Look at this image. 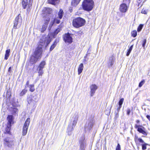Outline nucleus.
Listing matches in <instances>:
<instances>
[{
    "instance_id": "aec40b11",
    "label": "nucleus",
    "mask_w": 150,
    "mask_h": 150,
    "mask_svg": "<svg viewBox=\"0 0 150 150\" xmlns=\"http://www.w3.org/2000/svg\"><path fill=\"white\" fill-rule=\"evenodd\" d=\"M114 60L113 58L112 57L109 58V61L108 62V65L109 67H112L113 64Z\"/></svg>"
},
{
    "instance_id": "ea45409f",
    "label": "nucleus",
    "mask_w": 150,
    "mask_h": 150,
    "mask_svg": "<svg viewBox=\"0 0 150 150\" xmlns=\"http://www.w3.org/2000/svg\"><path fill=\"white\" fill-rule=\"evenodd\" d=\"M145 83V81L144 80H143L139 84V87H141L142 85L144 84Z\"/></svg>"
},
{
    "instance_id": "393cba45",
    "label": "nucleus",
    "mask_w": 150,
    "mask_h": 150,
    "mask_svg": "<svg viewBox=\"0 0 150 150\" xmlns=\"http://www.w3.org/2000/svg\"><path fill=\"white\" fill-rule=\"evenodd\" d=\"M11 125H7L6 127V128L5 133H7L8 134H10V130L11 129Z\"/></svg>"
},
{
    "instance_id": "72a5a7b5",
    "label": "nucleus",
    "mask_w": 150,
    "mask_h": 150,
    "mask_svg": "<svg viewBox=\"0 0 150 150\" xmlns=\"http://www.w3.org/2000/svg\"><path fill=\"white\" fill-rule=\"evenodd\" d=\"M135 140L136 142H139L140 143H144V141L141 138H135Z\"/></svg>"
},
{
    "instance_id": "3c124183",
    "label": "nucleus",
    "mask_w": 150,
    "mask_h": 150,
    "mask_svg": "<svg viewBox=\"0 0 150 150\" xmlns=\"http://www.w3.org/2000/svg\"><path fill=\"white\" fill-rule=\"evenodd\" d=\"M11 67H10L8 69V72H11Z\"/></svg>"
},
{
    "instance_id": "412c9836",
    "label": "nucleus",
    "mask_w": 150,
    "mask_h": 150,
    "mask_svg": "<svg viewBox=\"0 0 150 150\" xmlns=\"http://www.w3.org/2000/svg\"><path fill=\"white\" fill-rule=\"evenodd\" d=\"M46 64L45 61H42L38 66V68L43 69L44 68V67L46 65Z\"/></svg>"
},
{
    "instance_id": "8fccbe9b",
    "label": "nucleus",
    "mask_w": 150,
    "mask_h": 150,
    "mask_svg": "<svg viewBox=\"0 0 150 150\" xmlns=\"http://www.w3.org/2000/svg\"><path fill=\"white\" fill-rule=\"evenodd\" d=\"M146 117L150 121V116L149 115H147Z\"/></svg>"
},
{
    "instance_id": "c85d7f7f",
    "label": "nucleus",
    "mask_w": 150,
    "mask_h": 150,
    "mask_svg": "<svg viewBox=\"0 0 150 150\" xmlns=\"http://www.w3.org/2000/svg\"><path fill=\"white\" fill-rule=\"evenodd\" d=\"M58 41H55L54 43L52 45L50 48V51H52L56 46L57 44Z\"/></svg>"
},
{
    "instance_id": "a878e982",
    "label": "nucleus",
    "mask_w": 150,
    "mask_h": 150,
    "mask_svg": "<svg viewBox=\"0 0 150 150\" xmlns=\"http://www.w3.org/2000/svg\"><path fill=\"white\" fill-rule=\"evenodd\" d=\"M63 15V10L60 9L59 13H58V16L59 18V19H61L62 18Z\"/></svg>"
},
{
    "instance_id": "f8f14e48",
    "label": "nucleus",
    "mask_w": 150,
    "mask_h": 150,
    "mask_svg": "<svg viewBox=\"0 0 150 150\" xmlns=\"http://www.w3.org/2000/svg\"><path fill=\"white\" fill-rule=\"evenodd\" d=\"M128 7L125 4H122L120 5L119 8L120 11L122 13H125L127 10Z\"/></svg>"
},
{
    "instance_id": "2f4dec72",
    "label": "nucleus",
    "mask_w": 150,
    "mask_h": 150,
    "mask_svg": "<svg viewBox=\"0 0 150 150\" xmlns=\"http://www.w3.org/2000/svg\"><path fill=\"white\" fill-rule=\"evenodd\" d=\"M133 47V45H132L131 46V47H129V49L128 50L126 54V55L127 56H128L129 54H130L131 51L132 50Z\"/></svg>"
},
{
    "instance_id": "473e14b6",
    "label": "nucleus",
    "mask_w": 150,
    "mask_h": 150,
    "mask_svg": "<svg viewBox=\"0 0 150 150\" xmlns=\"http://www.w3.org/2000/svg\"><path fill=\"white\" fill-rule=\"evenodd\" d=\"M27 92V90L26 89H24L20 93V95L21 96H23Z\"/></svg>"
},
{
    "instance_id": "9d476101",
    "label": "nucleus",
    "mask_w": 150,
    "mask_h": 150,
    "mask_svg": "<svg viewBox=\"0 0 150 150\" xmlns=\"http://www.w3.org/2000/svg\"><path fill=\"white\" fill-rule=\"evenodd\" d=\"M64 40L66 43H71L72 42V38L71 35L69 33L65 34L64 36Z\"/></svg>"
},
{
    "instance_id": "b1692460",
    "label": "nucleus",
    "mask_w": 150,
    "mask_h": 150,
    "mask_svg": "<svg viewBox=\"0 0 150 150\" xmlns=\"http://www.w3.org/2000/svg\"><path fill=\"white\" fill-rule=\"evenodd\" d=\"M81 0H72L71 2V4L72 6H75Z\"/></svg>"
},
{
    "instance_id": "4be33fe9",
    "label": "nucleus",
    "mask_w": 150,
    "mask_h": 150,
    "mask_svg": "<svg viewBox=\"0 0 150 150\" xmlns=\"http://www.w3.org/2000/svg\"><path fill=\"white\" fill-rule=\"evenodd\" d=\"M59 1V0H48V1L49 3L55 5L58 3Z\"/></svg>"
},
{
    "instance_id": "7ed1b4c3",
    "label": "nucleus",
    "mask_w": 150,
    "mask_h": 150,
    "mask_svg": "<svg viewBox=\"0 0 150 150\" xmlns=\"http://www.w3.org/2000/svg\"><path fill=\"white\" fill-rule=\"evenodd\" d=\"M93 4V0H84L82 4L83 9L85 11H90L92 9Z\"/></svg>"
},
{
    "instance_id": "5fc2aeb1",
    "label": "nucleus",
    "mask_w": 150,
    "mask_h": 150,
    "mask_svg": "<svg viewBox=\"0 0 150 150\" xmlns=\"http://www.w3.org/2000/svg\"><path fill=\"white\" fill-rule=\"evenodd\" d=\"M86 56L84 57V58H86Z\"/></svg>"
},
{
    "instance_id": "1a4fd4ad",
    "label": "nucleus",
    "mask_w": 150,
    "mask_h": 150,
    "mask_svg": "<svg viewBox=\"0 0 150 150\" xmlns=\"http://www.w3.org/2000/svg\"><path fill=\"white\" fill-rule=\"evenodd\" d=\"M49 15L48 18H47V17H45L44 18V24L42 26V28L41 29V32H43L46 29L47 27V25L48 24L49 21H50V18H49Z\"/></svg>"
},
{
    "instance_id": "37998d69",
    "label": "nucleus",
    "mask_w": 150,
    "mask_h": 150,
    "mask_svg": "<svg viewBox=\"0 0 150 150\" xmlns=\"http://www.w3.org/2000/svg\"><path fill=\"white\" fill-rule=\"evenodd\" d=\"M146 39L144 40L143 41V43L142 44V46L144 47V48L145 47V44L146 43Z\"/></svg>"
},
{
    "instance_id": "49530a36",
    "label": "nucleus",
    "mask_w": 150,
    "mask_h": 150,
    "mask_svg": "<svg viewBox=\"0 0 150 150\" xmlns=\"http://www.w3.org/2000/svg\"><path fill=\"white\" fill-rule=\"evenodd\" d=\"M131 110L130 109H127V114L128 115H129L130 113Z\"/></svg>"
},
{
    "instance_id": "20e7f679",
    "label": "nucleus",
    "mask_w": 150,
    "mask_h": 150,
    "mask_svg": "<svg viewBox=\"0 0 150 150\" xmlns=\"http://www.w3.org/2000/svg\"><path fill=\"white\" fill-rule=\"evenodd\" d=\"M4 144L5 146L10 147L14 145L13 140V139L6 137L4 139Z\"/></svg>"
},
{
    "instance_id": "f257e3e1",
    "label": "nucleus",
    "mask_w": 150,
    "mask_h": 150,
    "mask_svg": "<svg viewBox=\"0 0 150 150\" xmlns=\"http://www.w3.org/2000/svg\"><path fill=\"white\" fill-rule=\"evenodd\" d=\"M51 38L50 35L43 36L40 40L38 46L36 49L33 55H32L30 59V62L33 64L36 63L38 59H40L41 57L42 52V47L44 46L46 47L50 42Z\"/></svg>"
},
{
    "instance_id": "0eeeda50",
    "label": "nucleus",
    "mask_w": 150,
    "mask_h": 150,
    "mask_svg": "<svg viewBox=\"0 0 150 150\" xmlns=\"http://www.w3.org/2000/svg\"><path fill=\"white\" fill-rule=\"evenodd\" d=\"M30 118H28L26 120L23 127L22 131V135L23 136H25L26 134L28 127L30 124Z\"/></svg>"
},
{
    "instance_id": "39448f33",
    "label": "nucleus",
    "mask_w": 150,
    "mask_h": 150,
    "mask_svg": "<svg viewBox=\"0 0 150 150\" xmlns=\"http://www.w3.org/2000/svg\"><path fill=\"white\" fill-rule=\"evenodd\" d=\"M94 123V120L93 119H90L88 120V121L86 123L84 129L86 131H88L91 130L93 125Z\"/></svg>"
},
{
    "instance_id": "c756f323",
    "label": "nucleus",
    "mask_w": 150,
    "mask_h": 150,
    "mask_svg": "<svg viewBox=\"0 0 150 150\" xmlns=\"http://www.w3.org/2000/svg\"><path fill=\"white\" fill-rule=\"evenodd\" d=\"M37 70L38 71V75L42 76L44 72L43 69L38 68Z\"/></svg>"
},
{
    "instance_id": "a211bd4d",
    "label": "nucleus",
    "mask_w": 150,
    "mask_h": 150,
    "mask_svg": "<svg viewBox=\"0 0 150 150\" xmlns=\"http://www.w3.org/2000/svg\"><path fill=\"white\" fill-rule=\"evenodd\" d=\"M59 19H59L57 18L56 19H52L50 24L49 25V27L50 28L53 25L54 22H56L57 24L59 23H60V21Z\"/></svg>"
},
{
    "instance_id": "2eb2a0df",
    "label": "nucleus",
    "mask_w": 150,
    "mask_h": 150,
    "mask_svg": "<svg viewBox=\"0 0 150 150\" xmlns=\"http://www.w3.org/2000/svg\"><path fill=\"white\" fill-rule=\"evenodd\" d=\"M45 11V12L46 13H47L46 16H45L44 17V18L45 17H47V18H48V16H49V18L50 19V17H51V15L50 13H51L52 11V9L49 8H45L44 9Z\"/></svg>"
},
{
    "instance_id": "a19ab883",
    "label": "nucleus",
    "mask_w": 150,
    "mask_h": 150,
    "mask_svg": "<svg viewBox=\"0 0 150 150\" xmlns=\"http://www.w3.org/2000/svg\"><path fill=\"white\" fill-rule=\"evenodd\" d=\"M147 145V144L146 143L142 144V150H146V145Z\"/></svg>"
},
{
    "instance_id": "bb28decb",
    "label": "nucleus",
    "mask_w": 150,
    "mask_h": 150,
    "mask_svg": "<svg viewBox=\"0 0 150 150\" xmlns=\"http://www.w3.org/2000/svg\"><path fill=\"white\" fill-rule=\"evenodd\" d=\"M60 30L59 28H57L52 33V35L53 37L54 38L56 35L60 32Z\"/></svg>"
},
{
    "instance_id": "4c0bfd02",
    "label": "nucleus",
    "mask_w": 150,
    "mask_h": 150,
    "mask_svg": "<svg viewBox=\"0 0 150 150\" xmlns=\"http://www.w3.org/2000/svg\"><path fill=\"white\" fill-rule=\"evenodd\" d=\"M124 100V99L123 98H122L120 100L119 102V106H122V105L123 103Z\"/></svg>"
},
{
    "instance_id": "9b49d317",
    "label": "nucleus",
    "mask_w": 150,
    "mask_h": 150,
    "mask_svg": "<svg viewBox=\"0 0 150 150\" xmlns=\"http://www.w3.org/2000/svg\"><path fill=\"white\" fill-rule=\"evenodd\" d=\"M90 95L91 97L93 96L95 91L98 88L97 86L95 84L91 85L90 87Z\"/></svg>"
},
{
    "instance_id": "5701e85b",
    "label": "nucleus",
    "mask_w": 150,
    "mask_h": 150,
    "mask_svg": "<svg viewBox=\"0 0 150 150\" xmlns=\"http://www.w3.org/2000/svg\"><path fill=\"white\" fill-rule=\"evenodd\" d=\"M10 50L9 49L6 50L4 57V59H5L7 60L9 56V53H10Z\"/></svg>"
},
{
    "instance_id": "423d86ee",
    "label": "nucleus",
    "mask_w": 150,
    "mask_h": 150,
    "mask_svg": "<svg viewBox=\"0 0 150 150\" xmlns=\"http://www.w3.org/2000/svg\"><path fill=\"white\" fill-rule=\"evenodd\" d=\"M27 100L29 104L33 107H36L37 102L36 97L30 95L28 98Z\"/></svg>"
},
{
    "instance_id": "f704fd0d",
    "label": "nucleus",
    "mask_w": 150,
    "mask_h": 150,
    "mask_svg": "<svg viewBox=\"0 0 150 150\" xmlns=\"http://www.w3.org/2000/svg\"><path fill=\"white\" fill-rule=\"evenodd\" d=\"M74 127L72 126H71V125H69L68 128V131L69 132H71L72 131L73 129V128Z\"/></svg>"
},
{
    "instance_id": "58836bf2",
    "label": "nucleus",
    "mask_w": 150,
    "mask_h": 150,
    "mask_svg": "<svg viewBox=\"0 0 150 150\" xmlns=\"http://www.w3.org/2000/svg\"><path fill=\"white\" fill-rule=\"evenodd\" d=\"M143 25L142 24H140L138 27L137 28V31L138 32H140L141 30L142 29L143 27Z\"/></svg>"
},
{
    "instance_id": "a18cd8bd",
    "label": "nucleus",
    "mask_w": 150,
    "mask_h": 150,
    "mask_svg": "<svg viewBox=\"0 0 150 150\" xmlns=\"http://www.w3.org/2000/svg\"><path fill=\"white\" fill-rule=\"evenodd\" d=\"M116 150H120V146L119 144H118Z\"/></svg>"
},
{
    "instance_id": "c9c22d12",
    "label": "nucleus",
    "mask_w": 150,
    "mask_h": 150,
    "mask_svg": "<svg viewBox=\"0 0 150 150\" xmlns=\"http://www.w3.org/2000/svg\"><path fill=\"white\" fill-rule=\"evenodd\" d=\"M132 36L134 37H136L137 35V32L136 30H133L131 32Z\"/></svg>"
},
{
    "instance_id": "6e6552de",
    "label": "nucleus",
    "mask_w": 150,
    "mask_h": 150,
    "mask_svg": "<svg viewBox=\"0 0 150 150\" xmlns=\"http://www.w3.org/2000/svg\"><path fill=\"white\" fill-rule=\"evenodd\" d=\"M22 19L19 16L16 17L14 22V28H17L19 27L21 25Z\"/></svg>"
},
{
    "instance_id": "cd10ccee",
    "label": "nucleus",
    "mask_w": 150,
    "mask_h": 150,
    "mask_svg": "<svg viewBox=\"0 0 150 150\" xmlns=\"http://www.w3.org/2000/svg\"><path fill=\"white\" fill-rule=\"evenodd\" d=\"M22 4L24 8H25L28 4L27 0H23L22 2Z\"/></svg>"
},
{
    "instance_id": "c03bdc74",
    "label": "nucleus",
    "mask_w": 150,
    "mask_h": 150,
    "mask_svg": "<svg viewBox=\"0 0 150 150\" xmlns=\"http://www.w3.org/2000/svg\"><path fill=\"white\" fill-rule=\"evenodd\" d=\"M142 126L140 125H138L137 124H135V127L137 129V130H138V128H140Z\"/></svg>"
},
{
    "instance_id": "4468645a",
    "label": "nucleus",
    "mask_w": 150,
    "mask_h": 150,
    "mask_svg": "<svg viewBox=\"0 0 150 150\" xmlns=\"http://www.w3.org/2000/svg\"><path fill=\"white\" fill-rule=\"evenodd\" d=\"M137 131L144 135L146 136L147 135L146 129L142 126L140 128H138Z\"/></svg>"
},
{
    "instance_id": "79ce46f5",
    "label": "nucleus",
    "mask_w": 150,
    "mask_h": 150,
    "mask_svg": "<svg viewBox=\"0 0 150 150\" xmlns=\"http://www.w3.org/2000/svg\"><path fill=\"white\" fill-rule=\"evenodd\" d=\"M147 11L144 9H143L141 13L144 14H147Z\"/></svg>"
},
{
    "instance_id": "f3484780",
    "label": "nucleus",
    "mask_w": 150,
    "mask_h": 150,
    "mask_svg": "<svg viewBox=\"0 0 150 150\" xmlns=\"http://www.w3.org/2000/svg\"><path fill=\"white\" fill-rule=\"evenodd\" d=\"M7 119L8 121L7 125H11L12 123H13V115H8Z\"/></svg>"
},
{
    "instance_id": "ddd939ff",
    "label": "nucleus",
    "mask_w": 150,
    "mask_h": 150,
    "mask_svg": "<svg viewBox=\"0 0 150 150\" xmlns=\"http://www.w3.org/2000/svg\"><path fill=\"white\" fill-rule=\"evenodd\" d=\"M84 137H83L82 139L80 140V150H85V143L84 140Z\"/></svg>"
},
{
    "instance_id": "dca6fc26",
    "label": "nucleus",
    "mask_w": 150,
    "mask_h": 150,
    "mask_svg": "<svg viewBox=\"0 0 150 150\" xmlns=\"http://www.w3.org/2000/svg\"><path fill=\"white\" fill-rule=\"evenodd\" d=\"M9 110L11 113L13 114H17L18 112V109L13 106L10 108Z\"/></svg>"
},
{
    "instance_id": "de8ad7c7",
    "label": "nucleus",
    "mask_w": 150,
    "mask_h": 150,
    "mask_svg": "<svg viewBox=\"0 0 150 150\" xmlns=\"http://www.w3.org/2000/svg\"><path fill=\"white\" fill-rule=\"evenodd\" d=\"M33 0H29V4L28 5V6L30 7V6H31L33 2Z\"/></svg>"
},
{
    "instance_id": "e433bc0d",
    "label": "nucleus",
    "mask_w": 150,
    "mask_h": 150,
    "mask_svg": "<svg viewBox=\"0 0 150 150\" xmlns=\"http://www.w3.org/2000/svg\"><path fill=\"white\" fill-rule=\"evenodd\" d=\"M35 90L34 85H30V91L32 92H33L35 91Z\"/></svg>"
},
{
    "instance_id": "6ab92c4d",
    "label": "nucleus",
    "mask_w": 150,
    "mask_h": 150,
    "mask_svg": "<svg viewBox=\"0 0 150 150\" xmlns=\"http://www.w3.org/2000/svg\"><path fill=\"white\" fill-rule=\"evenodd\" d=\"M83 67V63H81L79 65L78 70L79 75H80L82 72Z\"/></svg>"
},
{
    "instance_id": "864d4df0",
    "label": "nucleus",
    "mask_w": 150,
    "mask_h": 150,
    "mask_svg": "<svg viewBox=\"0 0 150 150\" xmlns=\"http://www.w3.org/2000/svg\"><path fill=\"white\" fill-rule=\"evenodd\" d=\"M116 117H118V113H117V114H116Z\"/></svg>"
},
{
    "instance_id": "7c9ffc66",
    "label": "nucleus",
    "mask_w": 150,
    "mask_h": 150,
    "mask_svg": "<svg viewBox=\"0 0 150 150\" xmlns=\"http://www.w3.org/2000/svg\"><path fill=\"white\" fill-rule=\"evenodd\" d=\"M78 120V117L76 116L74 120L73 121L72 126L74 127L77 123V121Z\"/></svg>"
},
{
    "instance_id": "f03ea898",
    "label": "nucleus",
    "mask_w": 150,
    "mask_h": 150,
    "mask_svg": "<svg viewBox=\"0 0 150 150\" xmlns=\"http://www.w3.org/2000/svg\"><path fill=\"white\" fill-rule=\"evenodd\" d=\"M85 23L86 21L85 19L80 17H78L73 20L72 24L75 28H78L83 26Z\"/></svg>"
},
{
    "instance_id": "603ef678",
    "label": "nucleus",
    "mask_w": 150,
    "mask_h": 150,
    "mask_svg": "<svg viewBox=\"0 0 150 150\" xmlns=\"http://www.w3.org/2000/svg\"><path fill=\"white\" fill-rule=\"evenodd\" d=\"M136 122L137 123H138L140 121L139 120H137L136 121Z\"/></svg>"
},
{
    "instance_id": "09e8293b",
    "label": "nucleus",
    "mask_w": 150,
    "mask_h": 150,
    "mask_svg": "<svg viewBox=\"0 0 150 150\" xmlns=\"http://www.w3.org/2000/svg\"><path fill=\"white\" fill-rule=\"evenodd\" d=\"M122 106H119V107L117 108V110L118 112L120 110V108H121Z\"/></svg>"
}]
</instances>
